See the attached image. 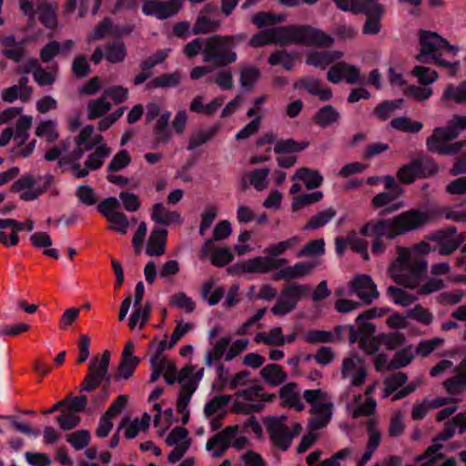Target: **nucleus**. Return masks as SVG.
Segmentation results:
<instances>
[{
    "label": "nucleus",
    "mask_w": 466,
    "mask_h": 466,
    "mask_svg": "<svg viewBox=\"0 0 466 466\" xmlns=\"http://www.w3.org/2000/svg\"><path fill=\"white\" fill-rule=\"evenodd\" d=\"M397 257L388 268L390 277L408 289L419 287L427 270V261L408 248L397 246Z\"/></svg>",
    "instance_id": "1"
},
{
    "label": "nucleus",
    "mask_w": 466,
    "mask_h": 466,
    "mask_svg": "<svg viewBox=\"0 0 466 466\" xmlns=\"http://www.w3.org/2000/svg\"><path fill=\"white\" fill-rule=\"evenodd\" d=\"M420 53L416 56V60L427 64L432 61L439 66L448 69L451 76H455L460 68V62H450L442 58L444 53H449L455 56L459 51L456 46H451L449 42L440 36L438 34L431 31H422L420 35Z\"/></svg>",
    "instance_id": "2"
},
{
    "label": "nucleus",
    "mask_w": 466,
    "mask_h": 466,
    "mask_svg": "<svg viewBox=\"0 0 466 466\" xmlns=\"http://www.w3.org/2000/svg\"><path fill=\"white\" fill-rule=\"evenodd\" d=\"M247 35H215L205 40L202 52L203 61L212 64L216 67H224L237 60V53L233 46L244 42Z\"/></svg>",
    "instance_id": "3"
},
{
    "label": "nucleus",
    "mask_w": 466,
    "mask_h": 466,
    "mask_svg": "<svg viewBox=\"0 0 466 466\" xmlns=\"http://www.w3.org/2000/svg\"><path fill=\"white\" fill-rule=\"evenodd\" d=\"M279 46L306 45L329 46L333 38L320 29L309 25H290L277 26Z\"/></svg>",
    "instance_id": "4"
},
{
    "label": "nucleus",
    "mask_w": 466,
    "mask_h": 466,
    "mask_svg": "<svg viewBox=\"0 0 466 466\" xmlns=\"http://www.w3.org/2000/svg\"><path fill=\"white\" fill-rule=\"evenodd\" d=\"M69 147V142H64L60 147V167H62L63 172L68 171L76 178L86 177L90 171L99 169L111 153L109 147L102 146L100 148H96L94 152L88 155L82 167L79 160L75 161L72 155H66Z\"/></svg>",
    "instance_id": "5"
},
{
    "label": "nucleus",
    "mask_w": 466,
    "mask_h": 466,
    "mask_svg": "<svg viewBox=\"0 0 466 466\" xmlns=\"http://www.w3.org/2000/svg\"><path fill=\"white\" fill-rule=\"evenodd\" d=\"M286 417L270 418L267 423V431L272 443L281 451H287L294 438L302 431L299 422H293L290 427L286 423Z\"/></svg>",
    "instance_id": "6"
},
{
    "label": "nucleus",
    "mask_w": 466,
    "mask_h": 466,
    "mask_svg": "<svg viewBox=\"0 0 466 466\" xmlns=\"http://www.w3.org/2000/svg\"><path fill=\"white\" fill-rule=\"evenodd\" d=\"M457 430L459 433H463L466 431V412L457 414L451 420L444 424L442 431L434 439V444L430 446L423 455L418 457L419 461L427 460L426 463L421 466L432 464L437 458L442 457V454L439 452L442 445L438 441L450 440Z\"/></svg>",
    "instance_id": "7"
},
{
    "label": "nucleus",
    "mask_w": 466,
    "mask_h": 466,
    "mask_svg": "<svg viewBox=\"0 0 466 466\" xmlns=\"http://www.w3.org/2000/svg\"><path fill=\"white\" fill-rule=\"evenodd\" d=\"M310 291V287L307 284L298 282H289L281 290L276 304L271 311L274 315L283 316L292 311L298 302L307 296Z\"/></svg>",
    "instance_id": "8"
},
{
    "label": "nucleus",
    "mask_w": 466,
    "mask_h": 466,
    "mask_svg": "<svg viewBox=\"0 0 466 466\" xmlns=\"http://www.w3.org/2000/svg\"><path fill=\"white\" fill-rule=\"evenodd\" d=\"M109 361L110 352L108 350H105L101 356L94 357L91 360L88 365L87 374L80 385L81 392H89L99 387L104 380H109Z\"/></svg>",
    "instance_id": "9"
},
{
    "label": "nucleus",
    "mask_w": 466,
    "mask_h": 466,
    "mask_svg": "<svg viewBox=\"0 0 466 466\" xmlns=\"http://www.w3.org/2000/svg\"><path fill=\"white\" fill-rule=\"evenodd\" d=\"M53 178L50 174L39 177L25 175L12 185L11 191L20 193L23 200H34L47 188Z\"/></svg>",
    "instance_id": "10"
},
{
    "label": "nucleus",
    "mask_w": 466,
    "mask_h": 466,
    "mask_svg": "<svg viewBox=\"0 0 466 466\" xmlns=\"http://www.w3.org/2000/svg\"><path fill=\"white\" fill-rule=\"evenodd\" d=\"M341 377L348 380L353 387H360L368 377L365 361L357 354L350 353L341 363Z\"/></svg>",
    "instance_id": "11"
},
{
    "label": "nucleus",
    "mask_w": 466,
    "mask_h": 466,
    "mask_svg": "<svg viewBox=\"0 0 466 466\" xmlns=\"http://www.w3.org/2000/svg\"><path fill=\"white\" fill-rule=\"evenodd\" d=\"M184 0H146L142 5L145 15L165 20L175 16L183 7Z\"/></svg>",
    "instance_id": "12"
},
{
    "label": "nucleus",
    "mask_w": 466,
    "mask_h": 466,
    "mask_svg": "<svg viewBox=\"0 0 466 466\" xmlns=\"http://www.w3.org/2000/svg\"><path fill=\"white\" fill-rule=\"evenodd\" d=\"M431 239L439 245L440 255L450 256L465 241L466 233L457 235L456 228L449 227L435 232Z\"/></svg>",
    "instance_id": "13"
},
{
    "label": "nucleus",
    "mask_w": 466,
    "mask_h": 466,
    "mask_svg": "<svg viewBox=\"0 0 466 466\" xmlns=\"http://www.w3.org/2000/svg\"><path fill=\"white\" fill-rule=\"evenodd\" d=\"M398 236L416 230L429 222V215L418 209H410L393 218Z\"/></svg>",
    "instance_id": "14"
},
{
    "label": "nucleus",
    "mask_w": 466,
    "mask_h": 466,
    "mask_svg": "<svg viewBox=\"0 0 466 466\" xmlns=\"http://www.w3.org/2000/svg\"><path fill=\"white\" fill-rule=\"evenodd\" d=\"M239 431L238 425L226 427L221 431L213 435L206 443V449L211 453L213 458H220L230 447L233 438Z\"/></svg>",
    "instance_id": "15"
},
{
    "label": "nucleus",
    "mask_w": 466,
    "mask_h": 466,
    "mask_svg": "<svg viewBox=\"0 0 466 466\" xmlns=\"http://www.w3.org/2000/svg\"><path fill=\"white\" fill-rule=\"evenodd\" d=\"M351 292L366 305L370 304L376 299L380 293L377 286L369 275H359L355 277L349 284Z\"/></svg>",
    "instance_id": "16"
},
{
    "label": "nucleus",
    "mask_w": 466,
    "mask_h": 466,
    "mask_svg": "<svg viewBox=\"0 0 466 466\" xmlns=\"http://www.w3.org/2000/svg\"><path fill=\"white\" fill-rule=\"evenodd\" d=\"M288 263V259L281 258H276L269 256L255 257L244 261L241 268L247 273H267L274 269L280 268Z\"/></svg>",
    "instance_id": "17"
},
{
    "label": "nucleus",
    "mask_w": 466,
    "mask_h": 466,
    "mask_svg": "<svg viewBox=\"0 0 466 466\" xmlns=\"http://www.w3.org/2000/svg\"><path fill=\"white\" fill-rule=\"evenodd\" d=\"M427 164L430 167L429 171H425L422 162L413 160L399 169L397 177L402 183L410 184L418 177H426L435 174L437 172V167L430 161L427 162Z\"/></svg>",
    "instance_id": "18"
},
{
    "label": "nucleus",
    "mask_w": 466,
    "mask_h": 466,
    "mask_svg": "<svg viewBox=\"0 0 466 466\" xmlns=\"http://www.w3.org/2000/svg\"><path fill=\"white\" fill-rule=\"evenodd\" d=\"M316 266L317 262L299 261L292 266L281 267L279 270L273 275V279L275 280L284 279L288 281L303 279L309 276Z\"/></svg>",
    "instance_id": "19"
},
{
    "label": "nucleus",
    "mask_w": 466,
    "mask_h": 466,
    "mask_svg": "<svg viewBox=\"0 0 466 466\" xmlns=\"http://www.w3.org/2000/svg\"><path fill=\"white\" fill-rule=\"evenodd\" d=\"M360 233L363 236L376 235L379 238L385 237L393 239L398 237L393 218L371 220L362 227Z\"/></svg>",
    "instance_id": "20"
},
{
    "label": "nucleus",
    "mask_w": 466,
    "mask_h": 466,
    "mask_svg": "<svg viewBox=\"0 0 466 466\" xmlns=\"http://www.w3.org/2000/svg\"><path fill=\"white\" fill-rule=\"evenodd\" d=\"M167 230L155 227L151 231L146 247V254L149 257H160L166 253Z\"/></svg>",
    "instance_id": "21"
},
{
    "label": "nucleus",
    "mask_w": 466,
    "mask_h": 466,
    "mask_svg": "<svg viewBox=\"0 0 466 466\" xmlns=\"http://www.w3.org/2000/svg\"><path fill=\"white\" fill-rule=\"evenodd\" d=\"M466 129V116L453 115L444 127H436L432 135L442 139H454Z\"/></svg>",
    "instance_id": "22"
},
{
    "label": "nucleus",
    "mask_w": 466,
    "mask_h": 466,
    "mask_svg": "<svg viewBox=\"0 0 466 466\" xmlns=\"http://www.w3.org/2000/svg\"><path fill=\"white\" fill-rule=\"evenodd\" d=\"M450 140L431 135L427 138L426 145L430 151L440 155H454L461 148L466 147V139L446 145L445 142Z\"/></svg>",
    "instance_id": "23"
},
{
    "label": "nucleus",
    "mask_w": 466,
    "mask_h": 466,
    "mask_svg": "<svg viewBox=\"0 0 466 466\" xmlns=\"http://www.w3.org/2000/svg\"><path fill=\"white\" fill-rule=\"evenodd\" d=\"M311 412L314 416L309 421V425L313 430L324 428L332 416V403L329 401H321L311 407Z\"/></svg>",
    "instance_id": "24"
},
{
    "label": "nucleus",
    "mask_w": 466,
    "mask_h": 466,
    "mask_svg": "<svg viewBox=\"0 0 466 466\" xmlns=\"http://www.w3.org/2000/svg\"><path fill=\"white\" fill-rule=\"evenodd\" d=\"M23 66L24 72L32 73L35 81L40 86H49L55 82V75L41 67L36 59L26 60Z\"/></svg>",
    "instance_id": "25"
},
{
    "label": "nucleus",
    "mask_w": 466,
    "mask_h": 466,
    "mask_svg": "<svg viewBox=\"0 0 466 466\" xmlns=\"http://www.w3.org/2000/svg\"><path fill=\"white\" fill-rule=\"evenodd\" d=\"M151 218L160 225L181 224L180 214L169 210L162 203H157L152 207Z\"/></svg>",
    "instance_id": "26"
},
{
    "label": "nucleus",
    "mask_w": 466,
    "mask_h": 466,
    "mask_svg": "<svg viewBox=\"0 0 466 466\" xmlns=\"http://www.w3.org/2000/svg\"><path fill=\"white\" fill-rule=\"evenodd\" d=\"M260 377L268 384L277 387L287 380L288 375L281 366L278 364H268L259 371Z\"/></svg>",
    "instance_id": "27"
},
{
    "label": "nucleus",
    "mask_w": 466,
    "mask_h": 466,
    "mask_svg": "<svg viewBox=\"0 0 466 466\" xmlns=\"http://www.w3.org/2000/svg\"><path fill=\"white\" fill-rule=\"evenodd\" d=\"M279 396L286 405L298 411L304 410V404L300 400L299 390L296 383L289 382L279 390Z\"/></svg>",
    "instance_id": "28"
},
{
    "label": "nucleus",
    "mask_w": 466,
    "mask_h": 466,
    "mask_svg": "<svg viewBox=\"0 0 466 466\" xmlns=\"http://www.w3.org/2000/svg\"><path fill=\"white\" fill-rule=\"evenodd\" d=\"M300 87H303L312 96H318L321 101H328L332 98L331 89L324 86L320 80L313 77H307L300 80Z\"/></svg>",
    "instance_id": "29"
},
{
    "label": "nucleus",
    "mask_w": 466,
    "mask_h": 466,
    "mask_svg": "<svg viewBox=\"0 0 466 466\" xmlns=\"http://www.w3.org/2000/svg\"><path fill=\"white\" fill-rule=\"evenodd\" d=\"M231 395H218L205 404L204 415L207 418L212 416L224 417L226 414V407L229 404Z\"/></svg>",
    "instance_id": "30"
},
{
    "label": "nucleus",
    "mask_w": 466,
    "mask_h": 466,
    "mask_svg": "<svg viewBox=\"0 0 466 466\" xmlns=\"http://www.w3.org/2000/svg\"><path fill=\"white\" fill-rule=\"evenodd\" d=\"M231 343L230 336H224L213 343L212 349L207 351L205 355V364L211 367L214 362L218 361L224 355Z\"/></svg>",
    "instance_id": "31"
},
{
    "label": "nucleus",
    "mask_w": 466,
    "mask_h": 466,
    "mask_svg": "<svg viewBox=\"0 0 466 466\" xmlns=\"http://www.w3.org/2000/svg\"><path fill=\"white\" fill-rule=\"evenodd\" d=\"M340 118V113L331 105L320 107L313 116V121L321 127H329L337 123Z\"/></svg>",
    "instance_id": "32"
},
{
    "label": "nucleus",
    "mask_w": 466,
    "mask_h": 466,
    "mask_svg": "<svg viewBox=\"0 0 466 466\" xmlns=\"http://www.w3.org/2000/svg\"><path fill=\"white\" fill-rule=\"evenodd\" d=\"M170 116L171 113L169 111H165L158 116L155 124L154 133L156 135V142L157 144H167L172 138V133L168 129Z\"/></svg>",
    "instance_id": "33"
},
{
    "label": "nucleus",
    "mask_w": 466,
    "mask_h": 466,
    "mask_svg": "<svg viewBox=\"0 0 466 466\" xmlns=\"http://www.w3.org/2000/svg\"><path fill=\"white\" fill-rule=\"evenodd\" d=\"M400 196V195H397V194L390 192V191L381 192L373 197V198L371 200V205L374 208L387 207L384 213H391V212H394L405 206L402 201L390 205Z\"/></svg>",
    "instance_id": "34"
},
{
    "label": "nucleus",
    "mask_w": 466,
    "mask_h": 466,
    "mask_svg": "<svg viewBox=\"0 0 466 466\" xmlns=\"http://www.w3.org/2000/svg\"><path fill=\"white\" fill-rule=\"evenodd\" d=\"M268 45H279L277 26L256 33L248 41L251 47H261Z\"/></svg>",
    "instance_id": "35"
},
{
    "label": "nucleus",
    "mask_w": 466,
    "mask_h": 466,
    "mask_svg": "<svg viewBox=\"0 0 466 466\" xmlns=\"http://www.w3.org/2000/svg\"><path fill=\"white\" fill-rule=\"evenodd\" d=\"M37 9L41 23L48 28H55L57 25L56 4L44 0L37 4Z\"/></svg>",
    "instance_id": "36"
},
{
    "label": "nucleus",
    "mask_w": 466,
    "mask_h": 466,
    "mask_svg": "<svg viewBox=\"0 0 466 466\" xmlns=\"http://www.w3.org/2000/svg\"><path fill=\"white\" fill-rule=\"evenodd\" d=\"M221 21L212 19L207 15H199L192 27L194 35H206L220 29Z\"/></svg>",
    "instance_id": "37"
},
{
    "label": "nucleus",
    "mask_w": 466,
    "mask_h": 466,
    "mask_svg": "<svg viewBox=\"0 0 466 466\" xmlns=\"http://www.w3.org/2000/svg\"><path fill=\"white\" fill-rule=\"evenodd\" d=\"M341 56L342 54L338 51L316 52L308 56L306 63L315 67L324 69Z\"/></svg>",
    "instance_id": "38"
},
{
    "label": "nucleus",
    "mask_w": 466,
    "mask_h": 466,
    "mask_svg": "<svg viewBox=\"0 0 466 466\" xmlns=\"http://www.w3.org/2000/svg\"><path fill=\"white\" fill-rule=\"evenodd\" d=\"M292 179L303 180L308 189L319 187L323 181V177L319 171L308 167L299 168L293 175Z\"/></svg>",
    "instance_id": "39"
},
{
    "label": "nucleus",
    "mask_w": 466,
    "mask_h": 466,
    "mask_svg": "<svg viewBox=\"0 0 466 466\" xmlns=\"http://www.w3.org/2000/svg\"><path fill=\"white\" fill-rule=\"evenodd\" d=\"M254 341L258 344L264 343L268 346H282L285 344V337L280 327H274L268 332L257 333Z\"/></svg>",
    "instance_id": "40"
},
{
    "label": "nucleus",
    "mask_w": 466,
    "mask_h": 466,
    "mask_svg": "<svg viewBox=\"0 0 466 466\" xmlns=\"http://www.w3.org/2000/svg\"><path fill=\"white\" fill-rule=\"evenodd\" d=\"M220 125H215L207 130H197L188 138L187 149L193 151L208 143L219 130Z\"/></svg>",
    "instance_id": "41"
},
{
    "label": "nucleus",
    "mask_w": 466,
    "mask_h": 466,
    "mask_svg": "<svg viewBox=\"0 0 466 466\" xmlns=\"http://www.w3.org/2000/svg\"><path fill=\"white\" fill-rule=\"evenodd\" d=\"M94 133V127L91 125H87L84 127L78 135L75 137L76 147L69 154L72 155V158L75 161H78L83 157L86 149L85 147L87 143V140L91 137Z\"/></svg>",
    "instance_id": "42"
},
{
    "label": "nucleus",
    "mask_w": 466,
    "mask_h": 466,
    "mask_svg": "<svg viewBox=\"0 0 466 466\" xmlns=\"http://www.w3.org/2000/svg\"><path fill=\"white\" fill-rule=\"evenodd\" d=\"M441 101H451L459 105L466 104V81L458 86L449 85L442 94Z\"/></svg>",
    "instance_id": "43"
},
{
    "label": "nucleus",
    "mask_w": 466,
    "mask_h": 466,
    "mask_svg": "<svg viewBox=\"0 0 466 466\" xmlns=\"http://www.w3.org/2000/svg\"><path fill=\"white\" fill-rule=\"evenodd\" d=\"M104 51L105 58L112 64L121 63L127 56L126 46L121 41L107 43L105 46Z\"/></svg>",
    "instance_id": "44"
},
{
    "label": "nucleus",
    "mask_w": 466,
    "mask_h": 466,
    "mask_svg": "<svg viewBox=\"0 0 466 466\" xmlns=\"http://www.w3.org/2000/svg\"><path fill=\"white\" fill-rule=\"evenodd\" d=\"M198 389V382L189 380L180 387L177 403V411H185L190 402L191 397Z\"/></svg>",
    "instance_id": "45"
},
{
    "label": "nucleus",
    "mask_w": 466,
    "mask_h": 466,
    "mask_svg": "<svg viewBox=\"0 0 466 466\" xmlns=\"http://www.w3.org/2000/svg\"><path fill=\"white\" fill-rule=\"evenodd\" d=\"M443 387L449 394L456 395L466 391V373L458 370L455 376L446 380Z\"/></svg>",
    "instance_id": "46"
},
{
    "label": "nucleus",
    "mask_w": 466,
    "mask_h": 466,
    "mask_svg": "<svg viewBox=\"0 0 466 466\" xmlns=\"http://www.w3.org/2000/svg\"><path fill=\"white\" fill-rule=\"evenodd\" d=\"M337 215V211L334 208H329L325 210H322L309 220V222L304 226V229H317L321 227H324L329 221H331Z\"/></svg>",
    "instance_id": "47"
},
{
    "label": "nucleus",
    "mask_w": 466,
    "mask_h": 466,
    "mask_svg": "<svg viewBox=\"0 0 466 466\" xmlns=\"http://www.w3.org/2000/svg\"><path fill=\"white\" fill-rule=\"evenodd\" d=\"M284 20V15L268 12H258L251 18V22L259 29L282 23Z\"/></svg>",
    "instance_id": "48"
},
{
    "label": "nucleus",
    "mask_w": 466,
    "mask_h": 466,
    "mask_svg": "<svg viewBox=\"0 0 466 466\" xmlns=\"http://www.w3.org/2000/svg\"><path fill=\"white\" fill-rule=\"evenodd\" d=\"M111 108L110 103L106 100V96L90 100L87 104V117L88 119H95L101 117L107 113Z\"/></svg>",
    "instance_id": "49"
},
{
    "label": "nucleus",
    "mask_w": 466,
    "mask_h": 466,
    "mask_svg": "<svg viewBox=\"0 0 466 466\" xmlns=\"http://www.w3.org/2000/svg\"><path fill=\"white\" fill-rule=\"evenodd\" d=\"M414 358V352L412 346H408L394 355L392 360L389 362L387 369L388 370H396L400 368L406 367L409 365Z\"/></svg>",
    "instance_id": "50"
},
{
    "label": "nucleus",
    "mask_w": 466,
    "mask_h": 466,
    "mask_svg": "<svg viewBox=\"0 0 466 466\" xmlns=\"http://www.w3.org/2000/svg\"><path fill=\"white\" fill-rule=\"evenodd\" d=\"M407 380V375L401 371L388 376L384 380L385 389L382 397L384 399L390 397L395 390L403 386Z\"/></svg>",
    "instance_id": "51"
},
{
    "label": "nucleus",
    "mask_w": 466,
    "mask_h": 466,
    "mask_svg": "<svg viewBox=\"0 0 466 466\" xmlns=\"http://www.w3.org/2000/svg\"><path fill=\"white\" fill-rule=\"evenodd\" d=\"M390 127L398 131L414 134L420 131L422 128V123L420 121H413L407 116H400L393 118L390 121Z\"/></svg>",
    "instance_id": "52"
},
{
    "label": "nucleus",
    "mask_w": 466,
    "mask_h": 466,
    "mask_svg": "<svg viewBox=\"0 0 466 466\" xmlns=\"http://www.w3.org/2000/svg\"><path fill=\"white\" fill-rule=\"evenodd\" d=\"M309 147L307 141H296L292 138L279 140L274 147L276 154H286L290 152H300Z\"/></svg>",
    "instance_id": "53"
},
{
    "label": "nucleus",
    "mask_w": 466,
    "mask_h": 466,
    "mask_svg": "<svg viewBox=\"0 0 466 466\" xmlns=\"http://www.w3.org/2000/svg\"><path fill=\"white\" fill-rule=\"evenodd\" d=\"M402 104V98L383 101L375 107L374 115L380 120H387Z\"/></svg>",
    "instance_id": "54"
},
{
    "label": "nucleus",
    "mask_w": 466,
    "mask_h": 466,
    "mask_svg": "<svg viewBox=\"0 0 466 466\" xmlns=\"http://www.w3.org/2000/svg\"><path fill=\"white\" fill-rule=\"evenodd\" d=\"M35 134L38 137L45 138L48 143H53L58 136L56 123L52 120L41 121L36 127Z\"/></svg>",
    "instance_id": "55"
},
{
    "label": "nucleus",
    "mask_w": 466,
    "mask_h": 466,
    "mask_svg": "<svg viewBox=\"0 0 466 466\" xmlns=\"http://www.w3.org/2000/svg\"><path fill=\"white\" fill-rule=\"evenodd\" d=\"M181 79V75L179 72H173L168 74H164L155 77L148 84V87L150 88H167L173 87L179 84Z\"/></svg>",
    "instance_id": "56"
},
{
    "label": "nucleus",
    "mask_w": 466,
    "mask_h": 466,
    "mask_svg": "<svg viewBox=\"0 0 466 466\" xmlns=\"http://www.w3.org/2000/svg\"><path fill=\"white\" fill-rule=\"evenodd\" d=\"M387 294L391 298L395 304L402 307H408L417 300V296L410 294L394 286H390L387 289Z\"/></svg>",
    "instance_id": "57"
},
{
    "label": "nucleus",
    "mask_w": 466,
    "mask_h": 466,
    "mask_svg": "<svg viewBox=\"0 0 466 466\" xmlns=\"http://www.w3.org/2000/svg\"><path fill=\"white\" fill-rule=\"evenodd\" d=\"M214 283L212 280L206 281L201 289V296L207 302L213 306L218 304L225 295L223 288L219 287L213 290Z\"/></svg>",
    "instance_id": "58"
},
{
    "label": "nucleus",
    "mask_w": 466,
    "mask_h": 466,
    "mask_svg": "<svg viewBox=\"0 0 466 466\" xmlns=\"http://www.w3.org/2000/svg\"><path fill=\"white\" fill-rule=\"evenodd\" d=\"M384 6L378 0H360L358 15L364 14L368 18L382 17Z\"/></svg>",
    "instance_id": "59"
},
{
    "label": "nucleus",
    "mask_w": 466,
    "mask_h": 466,
    "mask_svg": "<svg viewBox=\"0 0 466 466\" xmlns=\"http://www.w3.org/2000/svg\"><path fill=\"white\" fill-rule=\"evenodd\" d=\"M251 382L252 384L248 388L237 391L235 393L236 397L242 398L248 401L266 400L263 387L257 380H252Z\"/></svg>",
    "instance_id": "60"
},
{
    "label": "nucleus",
    "mask_w": 466,
    "mask_h": 466,
    "mask_svg": "<svg viewBox=\"0 0 466 466\" xmlns=\"http://www.w3.org/2000/svg\"><path fill=\"white\" fill-rule=\"evenodd\" d=\"M31 87H21L20 86L15 85L3 91L2 99L7 103H11L17 98L27 100L31 96Z\"/></svg>",
    "instance_id": "61"
},
{
    "label": "nucleus",
    "mask_w": 466,
    "mask_h": 466,
    "mask_svg": "<svg viewBox=\"0 0 466 466\" xmlns=\"http://www.w3.org/2000/svg\"><path fill=\"white\" fill-rule=\"evenodd\" d=\"M139 361L140 360L137 357H122L119 363L118 371L115 376L116 380H127L131 377Z\"/></svg>",
    "instance_id": "62"
},
{
    "label": "nucleus",
    "mask_w": 466,
    "mask_h": 466,
    "mask_svg": "<svg viewBox=\"0 0 466 466\" xmlns=\"http://www.w3.org/2000/svg\"><path fill=\"white\" fill-rule=\"evenodd\" d=\"M268 168H258L248 174L250 184L258 190L262 191L268 186Z\"/></svg>",
    "instance_id": "63"
},
{
    "label": "nucleus",
    "mask_w": 466,
    "mask_h": 466,
    "mask_svg": "<svg viewBox=\"0 0 466 466\" xmlns=\"http://www.w3.org/2000/svg\"><path fill=\"white\" fill-rule=\"evenodd\" d=\"M259 77L260 72L254 66H246L240 69L239 82L243 87L251 88Z\"/></svg>",
    "instance_id": "64"
}]
</instances>
